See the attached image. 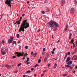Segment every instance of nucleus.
I'll return each instance as SVG.
<instances>
[{"label":"nucleus","instance_id":"18","mask_svg":"<svg viewBox=\"0 0 77 77\" xmlns=\"http://www.w3.org/2000/svg\"><path fill=\"white\" fill-rule=\"evenodd\" d=\"M46 11L47 12H48L50 11V8H48L47 9H46Z\"/></svg>","mask_w":77,"mask_h":77},{"label":"nucleus","instance_id":"39","mask_svg":"<svg viewBox=\"0 0 77 77\" xmlns=\"http://www.w3.org/2000/svg\"><path fill=\"white\" fill-rule=\"evenodd\" d=\"M27 55H28L27 53L24 56V57H26V56H27Z\"/></svg>","mask_w":77,"mask_h":77},{"label":"nucleus","instance_id":"54","mask_svg":"<svg viewBox=\"0 0 77 77\" xmlns=\"http://www.w3.org/2000/svg\"><path fill=\"white\" fill-rule=\"evenodd\" d=\"M38 32H40V29H38V30L37 31Z\"/></svg>","mask_w":77,"mask_h":77},{"label":"nucleus","instance_id":"12","mask_svg":"<svg viewBox=\"0 0 77 77\" xmlns=\"http://www.w3.org/2000/svg\"><path fill=\"white\" fill-rule=\"evenodd\" d=\"M72 34L71 33L70 34L69 36V39H72V37H71V36H72Z\"/></svg>","mask_w":77,"mask_h":77},{"label":"nucleus","instance_id":"40","mask_svg":"<svg viewBox=\"0 0 77 77\" xmlns=\"http://www.w3.org/2000/svg\"><path fill=\"white\" fill-rule=\"evenodd\" d=\"M19 46L20 47H19V50H21V46L20 45H19Z\"/></svg>","mask_w":77,"mask_h":77},{"label":"nucleus","instance_id":"38","mask_svg":"<svg viewBox=\"0 0 77 77\" xmlns=\"http://www.w3.org/2000/svg\"><path fill=\"white\" fill-rule=\"evenodd\" d=\"M70 54H71V53H70V52H69L67 53V55H70Z\"/></svg>","mask_w":77,"mask_h":77},{"label":"nucleus","instance_id":"47","mask_svg":"<svg viewBox=\"0 0 77 77\" xmlns=\"http://www.w3.org/2000/svg\"><path fill=\"white\" fill-rule=\"evenodd\" d=\"M38 64H36V65H35V67H36L37 66H38Z\"/></svg>","mask_w":77,"mask_h":77},{"label":"nucleus","instance_id":"23","mask_svg":"<svg viewBox=\"0 0 77 77\" xmlns=\"http://www.w3.org/2000/svg\"><path fill=\"white\" fill-rule=\"evenodd\" d=\"M67 75V74H64L63 75V77H65V76H66Z\"/></svg>","mask_w":77,"mask_h":77},{"label":"nucleus","instance_id":"55","mask_svg":"<svg viewBox=\"0 0 77 77\" xmlns=\"http://www.w3.org/2000/svg\"><path fill=\"white\" fill-rule=\"evenodd\" d=\"M47 72V70H46L43 71V72Z\"/></svg>","mask_w":77,"mask_h":77},{"label":"nucleus","instance_id":"22","mask_svg":"<svg viewBox=\"0 0 77 77\" xmlns=\"http://www.w3.org/2000/svg\"><path fill=\"white\" fill-rule=\"evenodd\" d=\"M75 58H74V60H77V55H75Z\"/></svg>","mask_w":77,"mask_h":77},{"label":"nucleus","instance_id":"8","mask_svg":"<svg viewBox=\"0 0 77 77\" xmlns=\"http://www.w3.org/2000/svg\"><path fill=\"white\" fill-rule=\"evenodd\" d=\"M54 26L55 27H58L59 26V24H58L57 23L55 22V21H54Z\"/></svg>","mask_w":77,"mask_h":77},{"label":"nucleus","instance_id":"43","mask_svg":"<svg viewBox=\"0 0 77 77\" xmlns=\"http://www.w3.org/2000/svg\"><path fill=\"white\" fill-rule=\"evenodd\" d=\"M55 50H56V48H54L53 50V51H55Z\"/></svg>","mask_w":77,"mask_h":77},{"label":"nucleus","instance_id":"5","mask_svg":"<svg viewBox=\"0 0 77 77\" xmlns=\"http://www.w3.org/2000/svg\"><path fill=\"white\" fill-rule=\"evenodd\" d=\"M11 0H6L5 2L6 4H7L9 6H10L11 8Z\"/></svg>","mask_w":77,"mask_h":77},{"label":"nucleus","instance_id":"44","mask_svg":"<svg viewBox=\"0 0 77 77\" xmlns=\"http://www.w3.org/2000/svg\"><path fill=\"white\" fill-rule=\"evenodd\" d=\"M33 51L31 52V55L33 56Z\"/></svg>","mask_w":77,"mask_h":77},{"label":"nucleus","instance_id":"20","mask_svg":"<svg viewBox=\"0 0 77 77\" xmlns=\"http://www.w3.org/2000/svg\"><path fill=\"white\" fill-rule=\"evenodd\" d=\"M66 57H67V53H66V54L65 56V57H64V60H65V59H66Z\"/></svg>","mask_w":77,"mask_h":77},{"label":"nucleus","instance_id":"11","mask_svg":"<svg viewBox=\"0 0 77 77\" xmlns=\"http://www.w3.org/2000/svg\"><path fill=\"white\" fill-rule=\"evenodd\" d=\"M6 67L8 69H10V68H11V66H9V65H7L6 66Z\"/></svg>","mask_w":77,"mask_h":77},{"label":"nucleus","instance_id":"19","mask_svg":"<svg viewBox=\"0 0 77 77\" xmlns=\"http://www.w3.org/2000/svg\"><path fill=\"white\" fill-rule=\"evenodd\" d=\"M17 43L16 42V41H14L12 43V45H14V44H16Z\"/></svg>","mask_w":77,"mask_h":77},{"label":"nucleus","instance_id":"46","mask_svg":"<svg viewBox=\"0 0 77 77\" xmlns=\"http://www.w3.org/2000/svg\"><path fill=\"white\" fill-rule=\"evenodd\" d=\"M45 51V48H44L43 49V51Z\"/></svg>","mask_w":77,"mask_h":77},{"label":"nucleus","instance_id":"60","mask_svg":"<svg viewBox=\"0 0 77 77\" xmlns=\"http://www.w3.org/2000/svg\"><path fill=\"white\" fill-rule=\"evenodd\" d=\"M70 69H72L73 68V67H70Z\"/></svg>","mask_w":77,"mask_h":77},{"label":"nucleus","instance_id":"15","mask_svg":"<svg viewBox=\"0 0 77 77\" xmlns=\"http://www.w3.org/2000/svg\"><path fill=\"white\" fill-rule=\"evenodd\" d=\"M2 55H5V54H6V52L2 51Z\"/></svg>","mask_w":77,"mask_h":77},{"label":"nucleus","instance_id":"53","mask_svg":"<svg viewBox=\"0 0 77 77\" xmlns=\"http://www.w3.org/2000/svg\"><path fill=\"white\" fill-rule=\"evenodd\" d=\"M59 42H60V40H58L57 42V43H59Z\"/></svg>","mask_w":77,"mask_h":77},{"label":"nucleus","instance_id":"64","mask_svg":"<svg viewBox=\"0 0 77 77\" xmlns=\"http://www.w3.org/2000/svg\"><path fill=\"white\" fill-rule=\"evenodd\" d=\"M75 44L77 46V42H76Z\"/></svg>","mask_w":77,"mask_h":77},{"label":"nucleus","instance_id":"41","mask_svg":"<svg viewBox=\"0 0 77 77\" xmlns=\"http://www.w3.org/2000/svg\"><path fill=\"white\" fill-rule=\"evenodd\" d=\"M66 29H68V24H66Z\"/></svg>","mask_w":77,"mask_h":77},{"label":"nucleus","instance_id":"16","mask_svg":"<svg viewBox=\"0 0 77 77\" xmlns=\"http://www.w3.org/2000/svg\"><path fill=\"white\" fill-rule=\"evenodd\" d=\"M56 67H57V63H55L54 66V69H56Z\"/></svg>","mask_w":77,"mask_h":77},{"label":"nucleus","instance_id":"14","mask_svg":"<svg viewBox=\"0 0 77 77\" xmlns=\"http://www.w3.org/2000/svg\"><path fill=\"white\" fill-rule=\"evenodd\" d=\"M20 21V20H19L17 21H16V23L17 24H18L19 25V24H21V22Z\"/></svg>","mask_w":77,"mask_h":77},{"label":"nucleus","instance_id":"4","mask_svg":"<svg viewBox=\"0 0 77 77\" xmlns=\"http://www.w3.org/2000/svg\"><path fill=\"white\" fill-rule=\"evenodd\" d=\"M14 36H11L10 38L8 41V43L9 44H11V43L12 42L14 41Z\"/></svg>","mask_w":77,"mask_h":77},{"label":"nucleus","instance_id":"37","mask_svg":"<svg viewBox=\"0 0 77 77\" xmlns=\"http://www.w3.org/2000/svg\"><path fill=\"white\" fill-rule=\"evenodd\" d=\"M51 53H52V54H54V51H52Z\"/></svg>","mask_w":77,"mask_h":77},{"label":"nucleus","instance_id":"26","mask_svg":"<svg viewBox=\"0 0 77 77\" xmlns=\"http://www.w3.org/2000/svg\"><path fill=\"white\" fill-rule=\"evenodd\" d=\"M76 52V51H75V52H72V55H74V54H75V52Z\"/></svg>","mask_w":77,"mask_h":77},{"label":"nucleus","instance_id":"48","mask_svg":"<svg viewBox=\"0 0 77 77\" xmlns=\"http://www.w3.org/2000/svg\"><path fill=\"white\" fill-rule=\"evenodd\" d=\"M30 62H28L27 63H26V65H29V64H30Z\"/></svg>","mask_w":77,"mask_h":77},{"label":"nucleus","instance_id":"13","mask_svg":"<svg viewBox=\"0 0 77 77\" xmlns=\"http://www.w3.org/2000/svg\"><path fill=\"white\" fill-rule=\"evenodd\" d=\"M57 27H56V26H54L53 28L54 29V31H55L57 30Z\"/></svg>","mask_w":77,"mask_h":77},{"label":"nucleus","instance_id":"50","mask_svg":"<svg viewBox=\"0 0 77 77\" xmlns=\"http://www.w3.org/2000/svg\"><path fill=\"white\" fill-rule=\"evenodd\" d=\"M73 58H75V55H74L73 56Z\"/></svg>","mask_w":77,"mask_h":77},{"label":"nucleus","instance_id":"32","mask_svg":"<svg viewBox=\"0 0 77 77\" xmlns=\"http://www.w3.org/2000/svg\"><path fill=\"white\" fill-rule=\"evenodd\" d=\"M31 72V71L30 70H28L27 72V73H30Z\"/></svg>","mask_w":77,"mask_h":77},{"label":"nucleus","instance_id":"17","mask_svg":"<svg viewBox=\"0 0 77 77\" xmlns=\"http://www.w3.org/2000/svg\"><path fill=\"white\" fill-rule=\"evenodd\" d=\"M66 67H67V68H70L71 67V66L68 65H66V66H65V68H66Z\"/></svg>","mask_w":77,"mask_h":77},{"label":"nucleus","instance_id":"9","mask_svg":"<svg viewBox=\"0 0 77 77\" xmlns=\"http://www.w3.org/2000/svg\"><path fill=\"white\" fill-rule=\"evenodd\" d=\"M71 60V58H70V57H68L67 58V60H66V63H68V62H69V60Z\"/></svg>","mask_w":77,"mask_h":77},{"label":"nucleus","instance_id":"56","mask_svg":"<svg viewBox=\"0 0 77 77\" xmlns=\"http://www.w3.org/2000/svg\"><path fill=\"white\" fill-rule=\"evenodd\" d=\"M25 14H22V17H24V16H25Z\"/></svg>","mask_w":77,"mask_h":77},{"label":"nucleus","instance_id":"34","mask_svg":"<svg viewBox=\"0 0 77 77\" xmlns=\"http://www.w3.org/2000/svg\"><path fill=\"white\" fill-rule=\"evenodd\" d=\"M73 48H74L75 47V44H74V43H73Z\"/></svg>","mask_w":77,"mask_h":77},{"label":"nucleus","instance_id":"25","mask_svg":"<svg viewBox=\"0 0 77 77\" xmlns=\"http://www.w3.org/2000/svg\"><path fill=\"white\" fill-rule=\"evenodd\" d=\"M29 58L28 57L27 58V60L26 61V62H29Z\"/></svg>","mask_w":77,"mask_h":77},{"label":"nucleus","instance_id":"28","mask_svg":"<svg viewBox=\"0 0 77 77\" xmlns=\"http://www.w3.org/2000/svg\"><path fill=\"white\" fill-rule=\"evenodd\" d=\"M42 13L43 14H45V11H41Z\"/></svg>","mask_w":77,"mask_h":77},{"label":"nucleus","instance_id":"62","mask_svg":"<svg viewBox=\"0 0 77 77\" xmlns=\"http://www.w3.org/2000/svg\"><path fill=\"white\" fill-rule=\"evenodd\" d=\"M77 48H75V51H77Z\"/></svg>","mask_w":77,"mask_h":77},{"label":"nucleus","instance_id":"6","mask_svg":"<svg viewBox=\"0 0 77 77\" xmlns=\"http://www.w3.org/2000/svg\"><path fill=\"white\" fill-rule=\"evenodd\" d=\"M65 4V0H62L61 5L62 6H63Z\"/></svg>","mask_w":77,"mask_h":77},{"label":"nucleus","instance_id":"7","mask_svg":"<svg viewBox=\"0 0 77 77\" xmlns=\"http://www.w3.org/2000/svg\"><path fill=\"white\" fill-rule=\"evenodd\" d=\"M74 12H75V10H74V8H72L70 10V14H72Z\"/></svg>","mask_w":77,"mask_h":77},{"label":"nucleus","instance_id":"45","mask_svg":"<svg viewBox=\"0 0 77 77\" xmlns=\"http://www.w3.org/2000/svg\"><path fill=\"white\" fill-rule=\"evenodd\" d=\"M31 71H33V70H34V69L33 68H31Z\"/></svg>","mask_w":77,"mask_h":77},{"label":"nucleus","instance_id":"10","mask_svg":"<svg viewBox=\"0 0 77 77\" xmlns=\"http://www.w3.org/2000/svg\"><path fill=\"white\" fill-rule=\"evenodd\" d=\"M72 63V61H69L67 63V65H71Z\"/></svg>","mask_w":77,"mask_h":77},{"label":"nucleus","instance_id":"33","mask_svg":"<svg viewBox=\"0 0 77 77\" xmlns=\"http://www.w3.org/2000/svg\"><path fill=\"white\" fill-rule=\"evenodd\" d=\"M74 39H72L71 40V43H72V42H74Z\"/></svg>","mask_w":77,"mask_h":77},{"label":"nucleus","instance_id":"58","mask_svg":"<svg viewBox=\"0 0 77 77\" xmlns=\"http://www.w3.org/2000/svg\"><path fill=\"white\" fill-rule=\"evenodd\" d=\"M37 54H37V53H35V56H36V55H37Z\"/></svg>","mask_w":77,"mask_h":77},{"label":"nucleus","instance_id":"36","mask_svg":"<svg viewBox=\"0 0 77 77\" xmlns=\"http://www.w3.org/2000/svg\"><path fill=\"white\" fill-rule=\"evenodd\" d=\"M20 65H21V63H20L18 64L17 65V66H20Z\"/></svg>","mask_w":77,"mask_h":77},{"label":"nucleus","instance_id":"3","mask_svg":"<svg viewBox=\"0 0 77 77\" xmlns=\"http://www.w3.org/2000/svg\"><path fill=\"white\" fill-rule=\"evenodd\" d=\"M15 54H17V57H21V56H24V52H22L21 53H19L18 52H16L15 53Z\"/></svg>","mask_w":77,"mask_h":77},{"label":"nucleus","instance_id":"31","mask_svg":"<svg viewBox=\"0 0 77 77\" xmlns=\"http://www.w3.org/2000/svg\"><path fill=\"white\" fill-rule=\"evenodd\" d=\"M16 58V56H13V59H15Z\"/></svg>","mask_w":77,"mask_h":77},{"label":"nucleus","instance_id":"42","mask_svg":"<svg viewBox=\"0 0 77 77\" xmlns=\"http://www.w3.org/2000/svg\"><path fill=\"white\" fill-rule=\"evenodd\" d=\"M25 48H26V49H28V46H26L25 47Z\"/></svg>","mask_w":77,"mask_h":77},{"label":"nucleus","instance_id":"29","mask_svg":"<svg viewBox=\"0 0 77 77\" xmlns=\"http://www.w3.org/2000/svg\"><path fill=\"white\" fill-rule=\"evenodd\" d=\"M17 38H19V34H17Z\"/></svg>","mask_w":77,"mask_h":77},{"label":"nucleus","instance_id":"59","mask_svg":"<svg viewBox=\"0 0 77 77\" xmlns=\"http://www.w3.org/2000/svg\"><path fill=\"white\" fill-rule=\"evenodd\" d=\"M72 66L73 67L75 66V64H73L72 65Z\"/></svg>","mask_w":77,"mask_h":77},{"label":"nucleus","instance_id":"30","mask_svg":"<svg viewBox=\"0 0 77 77\" xmlns=\"http://www.w3.org/2000/svg\"><path fill=\"white\" fill-rule=\"evenodd\" d=\"M22 19H23V17H20V21H21V20H22Z\"/></svg>","mask_w":77,"mask_h":77},{"label":"nucleus","instance_id":"21","mask_svg":"<svg viewBox=\"0 0 77 77\" xmlns=\"http://www.w3.org/2000/svg\"><path fill=\"white\" fill-rule=\"evenodd\" d=\"M47 57H45V59H44V62H46V61H47Z\"/></svg>","mask_w":77,"mask_h":77},{"label":"nucleus","instance_id":"27","mask_svg":"<svg viewBox=\"0 0 77 77\" xmlns=\"http://www.w3.org/2000/svg\"><path fill=\"white\" fill-rule=\"evenodd\" d=\"M41 62V59H39L38 61V63H40V62Z\"/></svg>","mask_w":77,"mask_h":77},{"label":"nucleus","instance_id":"24","mask_svg":"<svg viewBox=\"0 0 77 77\" xmlns=\"http://www.w3.org/2000/svg\"><path fill=\"white\" fill-rule=\"evenodd\" d=\"M74 4H76V3H77V0H75L74 1Z\"/></svg>","mask_w":77,"mask_h":77},{"label":"nucleus","instance_id":"49","mask_svg":"<svg viewBox=\"0 0 77 77\" xmlns=\"http://www.w3.org/2000/svg\"><path fill=\"white\" fill-rule=\"evenodd\" d=\"M47 3V1H45V3Z\"/></svg>","mask_w":77,"mask_h":77},{"label":"nucleus","instance_id":"61","mask_svg":"<svg viewBox=\"0 0 77 77\" xmlns=\"http://www.w3.org/2000/svg\"><path fill=\"white\" fill-rule=\"evenodd\" d=\"M75 69H77V66H75Z\"/></svg>","mask_w":77,"mask_h":77},{"label":"nucleus","instance_id":"63","mask_svg":"<svg viewBox=\"0 0 77 77\" xmlns=\"http://www.w3.org/2000/svg\"><path fill=\"white\" fill-rule=\"evenodd\" d=\"M23 77H26V75H24L23 76Z\"/></svg>","mask_w":77,"mask_h":77},{"label":"nucleus","instance_id":"1","mask_svg":"<svg viewBox=\"0 0 77 77\" xmlns=\"http://www.w3.org/2000/svg\"><path fill=\"white\" fill-rule=\"evenodd\" d=\"M27 19L24 20L23 23L21 24L20 27L19 29V32H21V31L24 32V29H26L29 27V23H27Z\"/></svg>","mask_w":77,"mask_h":77},{"label":"nucleus","instance_id":"2","mask_svg":"<svg viewBox=\"0 0 77 77\" xmlns=\"http://www.w3.org/2000/svg\"><path fill=\"white\" fill-rule=\"evenodd\" d=\"M54 21L53 20H51L50 22L47 23V24L49 25L50 27H54Z\"/></svg>","mask_w":77,"mask_h":77},{"label":"nucleus","instance_id":"57","mask_svg":"<svg viewBox=\"0 0 77 77\" xmlns=\"http://www.w3.org/2000/svg\"><path fill=\"white\" fill-rule=\"evenodd\" d=\"M72 72H73V73H75V71L74 70L73 71H72Z\"/></svg>","mask_w":77,"mask_h":77},{"label":"nucleus","instance_id":"51","mask_svg":"<svg viewBox=\"0 0 77 77\" xmlns=\"http://www.w3.org/2000/svg\"><path fill=\"white\" fill-rule=\"evenodd\" d=\"M18 71L17 70V71H16L15 72V73H17V72H18Z\"/></svg>","mask_w":77,"mask_h":77},{"label":"nucleus","instance_id":"35","mask_svg":"<svg viewBox=\"0 0 77 77\" xmlns=\"http://www.w3.org/2000/svg\"><path fill=\"white\" fill-rule=\"evenodd\" d=\"M49 56V54H48L46 55V57H48Z\"/></svg>","mask_w":77,"mask_h":77},{"label":"nucleus","instance_id":"52","mask_svg":"<svg viewBox=\"0 0 77 77\" xmlns=\"http://www.w3.org/2000/svg\"><path fill=\"white\" fill-rule=\"evenodd\" d=\"M4 42L5 41H4L3 40H2V44H4Z\"/></svg>","mask_w":77,"mask_h":77}]
</instances>
